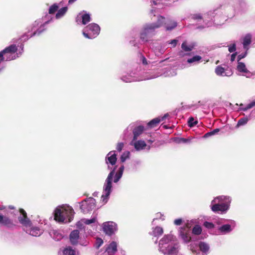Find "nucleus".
Here are the masks:
<instances>
[{
	"instance_id": "obj_8",
	"label": "nucleus",
	"mask_w": 255,
	"mask_h": 255,
	"mask_svg": "<svg viewBox=\"0 0 255 255\" xmlns=\"http://www.w3.org/2000/svg\"><path fill=\"white\" fill-rule=\"evenodd\" d=\"M100 30V27L98 24L91 23L83 29L82 33L85 38L93 39L99 35Z\"/></svg>"
},
{
	"instance_id": "obj_6",
	"label": "nucleus",
	"mask_w": 255,
	"mask_h": 255,
	"mask_svg": "<svg viewBox=\"0 0 255 255\" xmlns=\"http://www.w3.org/2000/svg\"><path fill=\"white\" fill-rule=\"evenodd\" d=\"M107 168L110 170L103 186V194L101 197V200L104 203H107L109 200L110 195L112 191V181L115 172L117 169V166L112 167L110 164L107 165Z\"/></svg>"
},
{
	"instance_id": "obj_43",
	"label": "nucleus",
	"mask_w": 255,
	"mask_h": 255,
	"mask_svg": "<svg viewBox=\"0 0 255 255\" xmlns=\"http://www.w3.org/2000/svg\"><path fill=\"white\" fill-rule=\"evenodd\" d=\"M198 123V121L195 120L193 117H190L188 120V125L189 127L192 128L197 125Z\"/></svg>"
},
{
	"instance_id": "obj_7",
	"label": "nucleus",
	"mask_w": 255,
	"mask_h": 255,
	"mask_svg": "<svg viewBox=\"0 0 255 255\" xmlns=\"http://www.w3.org/2000/svg\"><path fill=\"white\" fill-rule=\"evenodd\" d=\"M52 21V18L42 22L41 19L36 20L30 27H28V32L31 33V36H39L46 29V25Z\"/></svg>"
},
{
	"instance_id": "obj_38",
	"label": "nucleus",
	"mask_w": 255,
	"mask_h": 255,
	"mask_svg": "<svg viewBox=\"0 0 255 255\" xmlns=\"http://www.w3.org/2000/svg\"><path fill=\"white\" fill-rule=\"evenodd\" d=\"M191 18L192 19L194 20H196L197 21H200L201 20H203L204 21V15L203 16L202 14L200 13H196L191 14Z\"/></svg>"
},
{
	"instance_id": "obj_19",
	"label": "nucleus",
	"mask_w": 255,
	"mask_h": 255,
	"mask_svg": "<svg viewBox=\"0 0 255 255\" xmlns=\"http://www.w3.org/2000/svg\"><path fill=\"white\" fill-rule=\"evenodd\" d=\"M79 238V231L78 230H74L69 235V241L70 244L73 246H76L78 244Z\"/></svg>"
},
{
	"instance_id": "obj_48",
	"label": "nucleus",
	"mask_w": 255,
	"mask_h": 255,
	"mask_svg": "<svg viewBox=\"0 0 255 255\" xmlns=\"http://www.w3.org/2000/svg\"><path fill=\"white\" fill-rule=\"evenodd\" d=\"M29 32H25L21 36L20 39L23 41H26L28 40L29 38L32 37L33 36H31V33L30 34H28Z\"/></svg>"
},
{
	"instance_id": "obj_30",
	"label": "nucleus",
	"mask_w": 255,
	"mask_h": 255,
	"mask_svg": "<svg viewBox=\"0 0 255 255\" xmlns=\"http://www.w3.org/2000/svg\"><path fill=\"white\" fill-rule=\"evenodd\" d=\"M251 114L249 115V116L244 117L242 118H241L238 122V123L236 125V128H239L241 126H243L246 125L249 120L251 119Z\"/></svg>"
},
{
	"instance_id": "obj_55",
	"label": "nucleus",
	"mask_w": 255,
	"mask_h": 255,
	"mask_svg": "<svg viewBox=\"0 0 255 255\" xmlns=\"http://www.w3.org/2000/svg\"><path fill=\"white\" fill-rule=\"evenodd\" d=\"M124 144L123 142H119L117 144V147H116V149H117V151H118L119 152L121 151L124 147Z\"/></svg>"
},
{
	"instance_id": "obj_59",
	"label": "nucleus",
	"mask_w": 255,
	"mask_h": 255,
	"mask_svg": "<svg viewBox=\"0 0 255 255\" xmlns=\"http://www.w3.org/2000/svg\"><path fill=\"white\" fill-rule=\"evenodd\" d=\"M157 77V76L156 75H151V76H146L143 80H150V79H154V78H155Z\"/></svg>"
},
{
	"instance_id": "obj_17",
	"label": "nucleus",
	"mask_w": 255,
	"mask_h": 255,
	"mask_svg": "<svg viewBox=\"0 0 255 255\" xmlns=\"http://www.w3.org/2000/svg\"><path fill=\"white\" fill-rule=\"evenodd\" d=\"M20 216L18 217V221L19 223L25 227H30L32 223L29 218L27 217L26 212L22 209L19 210Z\"/></svg>"
},
{
	"instance_id": "obj_11",
	"label": "nucleus",
	"mask_w": 255,
	"mask_h": 255,
	"mask_svg": "<svg viewBox=\"0 0 255 255\" xmlns=\"http://www.w3.org/2000/svg\"><path fill=\"white\" fill-rule=\"evenodd\" d=\"M220 222L219 224L225 223L226 221H229L230 224H224L220 226L218 230L222 235H225L231 232L236 226V222L233 220H227L221 219L220 220Z\"/></svg>"
},
{
	"instance_id": "obj_54",
	"label": "nucleus",
	"mask_w": 255,
	"mask_h": 255,
	"mask_svg": "<svg viewBox=\"0 0 255 255\" xmlns=\"http://www.w3.org/2000/svg\"><path fill=\"white\" fill-rule=\"evenodd\" d=\"M125 166L124 165H122L119 168L118 171L116 172V173L120 175L121 176H123V172L124 171Z\"/></svg>"
},
{
	"instance_id": "obj_56",
	"label": "nucleus",
	"mask_w": 255,
	"mask_h": 255,
	"mask_svg": "<svg viewBox=\"0 0 255 255\" xmlns=\"http://www.w3.org/2000/svg\"><path fill=\"white\" fill-rule=\"evenodd\" d=\"M182 222L183 220L181 218L175 219L174 221V224L177 226L181 225Z\"/></svg>"
},
{
	"instance_id": "obj_62",
	"label": "nucleus",
	"mask_w": 255,
	"mask_h": 255,
	"mask_svg": "<svg viewBox=\"0 0 255 255\" xmlns=\"http://www.w3.org/2000/svg\"><path fill=\"white\" fill-rule=\"evenodd\" d=\"M20 49H21V51H19V52L18 53V55H19V56L20 55H21L22 53V52H23V51L24 45H23V44H21L20 45Z\"/></svg>"
},
{
	"instance_id": "obj_32",
	"label": "nucleus",
	"mask_w": 255,
	"mask_h": 255,
	"mask_svg": "<svg viewBox=\"0 0 255 255\" xmlns=\"http://www.w3.org/2000/svg\"><path fill=\"white\" fill-rule=\"evenodd\" d=\"M252 42V35L250 33L247 34L243 38V45L244 48H246Z\"/></svg>"
},
{
	"instance_id": "obj_5",
	"label": "nucleus",
	"mask_w": 255,
	"mask_h": 255,
	"mask_svg": "<svg viewBox=\"0 0 255 255\" xmlns=\"http://www.w3.org/2000/svg\"><path fill=\"white\" fill-rule=\"evenodd\" d=\"M164 20V17L161 16L158 17L157 22L147 23L144 25L140 32V38L142 41L147 42L155 34V29L161 26Z\"/></svg>"
},
{
	"instance_id": "obj_25",
	"label": "nucleus",
	"mask_w": 255,
	"mask_h": 255,
	"mask_svg": "<svg viewBox=\"0 0 255 255\" xmlns=\"http://www.w3.org/2000/svg\"><path fill=\"white\" fill-rule=\"evenodd\" d=\"M0 223L9 228L14 225L12 220L1 214H0Z\"/></svg>"
},
{
	"instance_id": "obj_24",
	"label": "nucleus",
	"mask_w": 255,
	"mask_h": 255,
	"mask_svg": "<svg viewBox=\"0 0 255 255\" xmlns=\"http://www.w3.org/2000/svg\"><path fill=\"white\" fill-rule=\"evenodd\" d=\"M49 234L50 237L55 241H59L63 238V235L58 230H51Z\"/></svg>"
},
{
	"instance_id": "obj_45",
	"label": "nucleus",
	"mask_w": 255,
	"mask_h": 255,
	"mask_svg": "<svg viewBox=\"0 0 255 255\" xmlns=\"http://www.w3.org/2000/svg\"><path fill=\"white\" fill-rule=\"evenodd\" d=\"M11 50V47L5 48L4 49L0 51V64L1 62L4 61L3 54H4V52L6 51H10Z\"/></svg>"
},
{
	"instance_id": "obj_28",
	"label": "nucleus",
	"mask_w": 255,
	"mask_h": 255,
	"mask_svg": "<svg viewBox=\"0 0 255 255\" xmlns=\"http://www.w3.org/2000/svg\"><path fill=\"white\" fill-rule=\"evenodd\" d=\"M133 146L136 151H140L145 148L146 143L142 140H135L133 143Z\"/></svg>"
},
{
	"instance_id": "obj_52",
	"label": "nucleus",
	"mask_w": 255,
	"mask_h": 255,
	"mask_svg": "<svg viewBox=\"0 0 255 255\" xmlns=\"http://www.w3.org/2000/svg\"><path fill=\"white\" fill-rule=\"evenodd\" d=\"M178 40L176 39H172L171 40L168 41L167 42V44H171L172 45V47H175L177 44Z\"/></svg>"
},
{
	"instance_id": "obj_57",
	"label": "nucleus",
	"mask_w": 255,
	"mask_h": 255,
	"mask_svg": "<svg viewBox=\"0 0 255 255\" xmlns=\"http://www.w3.org/2000/svg\"><path fill=\"white\" fill-rule=\"evenodd\" d=\"M140 60L143 65H147L148 64L147 61L144 56L141 55Z\"/></svg>"
},
{
	"instance_id": "obj_49",
	"label": "nucleus",
	"mask_w": 255,
	"mask_h": 255,
	"mask_svg": "<svg viewBox=\"0 0 255 255\" xmlns=\"http://www.w3.org/2000/svg\"><path fill=\"white\" fill-rule=\"evenodd\" d=\"M204 226L208 229H212L215 227V225L213 223L208 221H205L204 223Z\"/></svg>"
},
{
	"instance_id": "obj_36",
	"label": "nucleus",
	"mask_w": 255,
	"mask_h": 255,
	"mask_svg": "<svg viewBox=\"0 0 255 255\" xmlns=\"http://www.w3.org/2000/svg\"><path fill=\"white\" fill-rule=\"evenodd\" d=\"M68 10L67 6H64L58 10L55 17L56 19H59L64 15Z\"/></svg>"
},
{
	"instance_id": "obj_27",
	"label": "nucleus",
	"mask_w": 255,
	"mask_h": 255,
	"mask_svg": "<svg viewBox=\"0 0 255 255\" xmlns=\"http://www.w3.org/2000/svg\"><path fill=\"white\" fill-rule=\"evenodd\" d=\"M215 73L218 76L229 77L232 75V72H226L225 69L221 66H218L215 69Z\"/></svg>"
},
{
	"instance_id": "obj_58",
	"label": "nucleus",
	"mask_w": 255,
	"mask_h": 255,
	"mask_svg": "<svg viewBox=\"0 0 255 255\" xmlns=\"http://www.w3.org/2000/svg\"><path fill=\"white\" fill-rule=\"evenodd\" d=\"M83 222H82V220L81 221H78L77 223H76V227L79 228V229H82L83 228Z\"/></svg>"
},
{
	"instance_id": "obj_2",
	"label": "nucleus",
	"mask_w": 255,
	"mask_h": 255,
	"mask_svg": "<svg viewBox=\"0 0 255 255\" xmlns=\"http://www.w3.org/2000/svg\"><path fill=\"white\" fill-rule=\"evenodd\" d=\"M175 237L171 234L165 235L160 240L158 244L159 252L164 255H177L179 245L175 240Z\"/></svg>"
},
{
	"instance_id": "obj_21",
	"label": "nucleus",
	"mask_w": 255,
	"mask_h": 255,
	"mask_svg": "<svg viewBox=\"0 0 255 255\" xmlns=\"http://www.w3.org/2000/svg\"><path fill=\"white\" fill-rule=\"evenodd\" d=\"M121 79L125 82H132L136 81H140V79L137 78L135 76V73L131 72L129 74L128 73L127 75L123 76Z\"/></svg>"
},
{
	"instance_id": "obj_10",
	"label": "nucleus",
	"mask_w": 255,
	"mask_h": 255,
	"mask_svg": "<svg viewBox=\"0 0 255 255\" xmlns=\"http://www.w3.org/2000/svg\"><path fill=\"white\" fill-rule=\"evenodd\" d=\"M190 249L193 253L196 254V255H207L210 247L208 244L200 241L196 246L191 245Z\"/></svg>"
},
{
	"instance_id": "obj_61",
	"label": "nucleus",
	"mask_w": 255,
	"mask_h": 255,
	"mask_svg": "<svg viewBox=\"0 0 255 255\" xmlns=\"http://www.w3.org/2000/svg\"><path fill=\"white\" fill-rule=\"evenodd\" d=\"M236 56H237V53L236 52V53H233V54H231V61L232 62H233L234 61H235Z\"/></svg>"
},
{
	"instance_id": "obj_42",
	"label": "nucleus",
	"mask_w": 255,
	"mask_h": 255,
	"mask_svg": "<svg viewBox=\"0 0 255 255\" xmlns=\"http://www.w3.org/2000/svg\"><path fill=\"white\" fill-rule=\"evenodd\" d=\"M59 8V6L57 3H54L51 6H50L49 8V14H53L56 11H58Z\"/></svg>"
},
{
	"instance_id": "obj_12",
	"label": "nucleus",
	"mask_w": 255,
	"mask_h": 255,
	"mask_svg": "<svg viewBox=\"0 0 255 255\" xmlns=\"http://www.w3.org/2000/svg\"><path fill=\"white\" fill-rule=\"evenodd\" d=\"M96 207V200L93 197L85 199L81 203L80 209L85 214L93 210Z\"/></svg>"
},
{
	"instance_id": "obj_15",
	"label": "nucleus",
	"mask_w": 255,
	"mask_h": 255,
	"mask_svg": "<svg viewBox=\"0 0 255 255\" xmlns=\"http://www.w3.org/2000/svg\"><path fill=\"white\" fill-rule=\"evenodd\" d=\"M9 47H11V51H6L4 52V54H3L4 61H5L13 60L19 57L18 53H16L17 51V46L15 44H13L10 45L6 48Z\"/></svg>"
},
{
	"instance_id": "obj_37",
	"label": "nucleus",
	"mask_w": 255,
	"mask_h": 255,
	"mask_svg": "<svg viewBox=\"0 0 255 255\" xmlns=\"http://www.w3.org/2000/svg\"><path fill=\"white\" fill-rule=\"evenodd\" d=\"M237 69L240 72L248 73L249 72L247 69L245 64L240 61L238 62Z\"/></svg>"
},
{
	"instance_id": "obj_50",
	"label": "nucleus",
	"mask_w": 255,
	"mask_h": 255,
	"mask_svg": "<svg viewBox=\"0 0 255 255\" xmlns=\"http://www.w3.org/2000/svg\"><path fill=\"white\" fill-rule=\"evenodd\" d=\"M228 50L230 53L234 52L236 50V44L235 43L228 46Z\"/></svg>"
},
{
	"instance_id": "obj_47",
	"label": "nucleus",
	"mask_w": 255,
	"mask_h": 255,
	"mask_svg": "<svg viewBox=\"0 0 255 255\" xmlns=\"http://www.w3.org/2000/svg\"><path fill=\"white\" fill-rule=\"evenodd\" d=\"M175 141L178 143H187L190 142V139L189 138H185L183 137H179V138H177L175 139Z\"/></svg>"
},
{
	"instance_id": "obj_23",
	"label": "nucleus",
	"mask_w": 255,
	"mask_h": 255,
	"mask_svg": "<svg viewBox=\"0 0 255 255\" xmlns=\"http://www.w3.org/2000/svg\"><path fill=\"white\" fill-rule=\"evenodd\" d=\"M106 252L108 255H114L117 252V244L112 241L106 248Z\"/></svg>"
},
{
	"instance_id": "obj_34",
	"label": "nucleus",
	"mask_w": 255,
	"mask_h": 255,
	"mask_svg": "<svg viewBox=\"0 0 255 255\" xmlns=\"http://www.w3.org/2000/svg\"><path fill=\"white\" fill-rule=\"evenodd\" d=\"M163 233V229L161 227L157 226L154 228L151 235L155 237H158L162 235Z\"/></svg>"
},
{
	"instance_id": "obj_4",
	"label": "nucleus",
	"mask_w": 255,
	"mask_h": 255,
	"mask_svg": "<svg viewBox=\"0 0 255 255\" xmlns=\"http://www.w3.org/2000/svg\"><path fill=\"white\" fill-rule=\"evenodd\" d=\"M74 213L73 209L69 205L59 206L54 210V219L59 223H70L74 218Z\"/></svg>"
},
{
	"instance_id": "obj_13",
	"label": "nucleus",
	"mask_w": 255,
	"mask_h": 255,
	"mask_svg": "<svg viewBox=\"0 0 255 255\" xmlns=\"http://www.w3.org/2000/svg\"><path fill=\"white\" fill-rule=\"evenodd\" d=\"M102 227L104 233L109 236L114 235L118 230L117 224L112 221L103 223Z\"/></svg>"
},
{
	"instance_id": "obj_29",
	"label": "nucleus",
	"mask_w": 255,
	"mask_h": 255,
	"mask_svg": "<svg viewBox=\"0 0 255 255\" xmlns=\"http://www.w3.org/2000/svg\"><path fill=\"white\" fill-rule=\"evenodd\" d=\"M196 44L194 43L188 44L187 42L185 41L182 43L181 47L184 51L190 52L194 48Z\"/></svg>"
},
{
	"instance_id": "obj_9",
	"label": "nucleus",
	"mask_w": 255,
	"mask_h": 255,
	"mask_svg": "<svg viewBox=\"0 0 255 255\" xmlns=\"http://www.w3.org/2000/svg\"><path fill=\"white\" fill-rule=\"evenodd\" d=\"M145 130L144 127L142 125L137 126L136 122L131 123L124 130V134H127L128 131H132L133 136L131 142L137 140L138 137L141 135Z\"/></svg>"
},
{
	"instance_id": "obj_18",
	"label": "nucleus",
	"mask_w": 255,
	"mask_h": 255,
	"mask_svg": "<svg viewBox=\"0 0 255 255\" xmlns=\"http://www.w3.org/2000/svg\"><path fill=\"white\" fill-rule=\"evenodd\" d=\"M117 161V154L115 150L110 151L105 157V163L107 165H115Z\"/></svg>"
},
{
	"instance_id": "obj_51",
	"label": "nucleus",
	"mask_w": 255,
	"mask_h": 255,
	"mask_svg": "<svg viewBox=\"0 0 255 255\" xmlns=\"http://www.w3.org/2000/svg\"><path fill=\"white\" fill-rule=\"evenodd\" d=\"M122 177V176H121L120 175H119L115 173L113 179V182L115 183H118L120 181Z\"/></svg>"
},
{
	"instance_id": "obj_31",
	"label": "nucleus",
	"mask_w": 255,
	"mask_h": 255,
	"mask_svg": "<svg viewBox=\"0 0 255 255\" xmlns=\"http://www.w3.org/2000/svg\"><path fill=\"white\" fill-rule=\"evenodd\" d=\"M202 60V57L200 55H196L192 57L188 58L187 60V62L189 64H197L199 63Z\"/></svg>"
},
{
	"instance_id": "obj_26",
	"label": "nucleus",
	"mask_w": 255,
	"mask_h": 255,
	"mask_svg": "<svg viewBox=\"0 0 255 255\" xmlns=\"http://www.w3.org/2000/svg\"><path fill=\"white\" fill-rule=\"evenodd\" d=\"M164 23L165 28L167 31H171L174 28H175L177 26V23L173 20H168L165 21V18H164V20L163 21L161 25Z\"/></svg>"
},
{
	"instance_id": "obj_44",
	"label": "nucleus",
	"mask_w": 255,
	"mask_h": 255,
	"mask_svg": "<svg viewBox=\"0 0 255 255\" xmlns=\"http://www.w3.org/2000/svg\"><path fill=\"white\" fill-rule=\"evenodd\" d=\"M96 218L94 217L91 219H83L82 222L86 225H90L92 223H94L96 222Z\"/></svg>"
},
{
	"instance_id": "obj_14",
	"label": "nucleus",
	"mask_w": 255,
	"mask_h": 255,
	"mask_svg": "<svg viewBox=\"0 0 255 255\" xmlns=\"http://www.w3.org/2000/svg\"><path fill=\"white\" fill-rule=\"evenodd\" d=\"M178 232L179 237L184 243L188 244L192 240L191 232L188 227H180Z\"/></svg>"
},
{
	"instance_id": "obj_46",
	"label": "nucleus",
	"mask_w": 255,
	"mask_h": 255,
	"mask_svg": "<svg viewBox=\"0 0 255 255\" xmlns=\"http://www.w3.org/2000/svg\"><path fill=\"white\" fill-rule=\"evenodd\" d=\"M103 241L101 238H97L94 245L95 248L97 249H99L100 247L103 244Z\"/></svg>"
},
{
	"instance_id": "obj_35",
	"label": "nucleus",
	"mask_w": 255,
	"mask_h": 255,
	"mask_svg": "<svg viewBox=\"0 0 255 255\" xmlns=\"http://www.w3.org/2000/svg\"><path fill=\"white\" fill-rule=\"evenodd\" d=\"M161 121L160 117L155 118L147 123V127L149 128H153L157 126Z\"/></svg>"
},
{
	"instance_id": "obj_20",
	"label": "nucleus",
	"mask_w": 255,
	"mask_h": 255,
	"mask_svg": "<svg viewBox=\"0 0 255 255\" xmlns=\"http://www.w3.org/2000/svg\"><path fill=\"white\" fill-rule=\"evenodd\" d=\"M78 253V251L70 246H66L59 252V255H77Z\"/></svg>"
},
{
	"instance_id": "obj_33",
	"label": "nucleus",
	"mask_w": 255,
	"mask_h": 255,
	"mask_svg": "<svg viewBox=\"0 0 255 255\" xmlns=\"http://www.w3.org/2000/svg\"><path fill=\"white\" fill-rule=\"evenodd\" d=\"M255 106V100L253 101L247 106H244L243 104H240L239 111H246Z\"/></svg>"
},
{
	"instance_id": "obj_22",
	"label": "nucleus",
	"mask_w": 255,
	"mask_h": 255,
	"mask_svg": "<svg viewBox=\"0 0 255 255\" xmlns=\"http://www.w3.org/2000/svg\"><path fill=\"white\" fill-rule=\"evenodd\" d=\"M26 233L34 237H39L43 233V230L37 227L31 226L30 229L26 230Z\"/></svg>"
},
{
	"instance_id": "obj_60",
	"label": "nucleus",
	"mask_w": 255,
	"mask_h": 255,
	"mask_svg": "<svg viewBox=\"0 0 255 255\" xmlns=\"http://www.w3.org/2000/svg\"><path fill=\"white\" fill-rule=\"evenodd\" d=\"M79 244L84 247H86L88 245V242L87 241H81L79 242Z\"/></svg>"
},
{
	"instance_id": "obj_64",
	"label": "nucleus",
	"mask_w": 255,
	"mask_h": 255,
	"mask_svg": "<svg viewBox=\"0 0 255 255\" xmlns=\"http://www.w3.org/2000/svg\"><path fill=\"white\" fill-rule=\"evenodd\" d=\"M168 116V114H165L163 117L160 118L161 121L164 120Z\"/></svg>"
},
{
	"instance_id": "obj_41",
	"label": "nucleus",
	"mask_w": 255,
	"mask_h": 255,
	"mask_svg": "<svg viewBox=\"0 0 255 255\" xmlns=\"http://www.w3.org/2000/svg\"><path fill=\"white\" fill-rule=\"evenodd\" d=\"M220 130V128H215L212 131H210L209 132L206 133L204 135L203 137L207 138L211 136L214 135L216 134V133H217L218 132H219Z\"/></svg>"
},
{
	"instance_id": "obj_1",
	"label": "nucleus",
	"mask_w": 255,
	"mask_h": 255,
	"mask_svg": "<svg viewBox=\"0 0 255 255\" xmlns=\"http://www.w3.org/2000/svg\"><path fill=\"white\" fill-rule=\"evenodd\" d=\"M234 8L229 5H221L204 14V23L206 27L211 26L214 23L217 24L223 23L228 18L234 15Z\"/></svg>"
},
{
	"instance_id": "obj_40",
	"label": "nucleus",
	"mask_w": 255,
	"mask_h": 255,
	"mask_svg": "<svg viewBox=\"0 0 255 255\" xmlns=\"http://www.w3.org/2000/svg\"><path fill=\"white\" fill-rule=\"evenodd\" d=\"M202 232V228L199 225H195L192 229V234L195 235H200Z\"/></svg>"
},
{
	"instance_id": "obj_53",
	"label": "nucleus",
	"mask_w": 255,
	"mask_h": 255,
	"mask_svg": "<svg viewBox=\"0 0 255 255\" xmlns=\"http://www.w3.org/2000/svg\"><path fill=\"white\" fill-rule=\"evenodd\" d=\"M247 55V51H245L240 54L237 57L238 62L240 61L243 58H245Z\"/></svg>"
},
{
	"instance_id": "obj_39",
	"label": "nucleus",
	"mask_w": 255,
	"mask_h": 255,
	"mask_svg": "<svg viewBox=\"0 0 255 255\" xmlns=\"http://www.w3.org/2000/svg\"><path fill=\"white\" fill-rule=\"evenodd\" d=\"M130 152L128 151L124 152L120 157L121 161L123 163L129 158Z\"/></svg>"
},
{
	"instance_id": "obj_63",
	"label": "nucleus",
	"mask_w": 255,
	"mask_h": 255,
	"mask_svg": "<svg viewBox=\"0 0 255 255\" xmlns=\"http://www.w3.org/2000/svg\"><path fill=\"white\" fill-rule=\"evenodd\" d=\"M156 217L153 219L152 222H153L155 220L160 218L162 216V214L160 213H158L156 214Z\"/></svg>"
},
{
	"instance_id": "obj_16",
	"label": "nucleus",
	"mask_w": 255,
	"mask_h": 255,
	"mask_svg": "<svg viewBox=\"0 0 255 255\" xmlns=\"http://www.w3.org/2000/svg\"><path fill=\"white\" fill-rule=\"evenodd\" d=\"M91 20V15L85 11L79 13L76 18V21L78 24L86 25Z\"/></svg>"
},
{
	"instance_id": "obj_3",
	"label": "nucleus",
	"mask_w": 255,
	"mask_h": 255,
	"mask_svg": "<svg viewBox=\"0 0 255 255\" xmlns=\"http://www.w3.org/2000/svg\"><path fill=\"white\" fill-rule=\"evenodd\" d=\"M232 198L229 196H218L211 201L210 208L214 213L224 214L229 210Z\"/></svg>"
}]
</instances>
